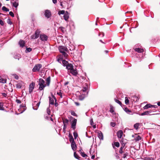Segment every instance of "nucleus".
Instances as JSON below:
<instances>
[{"label": "nucleus", "mask_w": 160, "mask_h": 160, "mask_svg": "<svg viewBox=\"0 0 160 160\" xmlns=\"http://www.w3.org/2000/svg\"><path fill=\"white\" fill-rule=\"evenodd\" d=\"M88 86L87 85L86 86L84 87L83 89L80 91V93L82 94L79 96V99L80 100H82L84 99L85 97L88 94Z\"/></svg>", "instance_id": "f257e3e1"}, {"label": "nucleus", "mask_w": 160, "mask_h": 160, "mask_svg": "<svg viewBox=\"0 0 160 160\" xmlns=\"http://www.w3.org/2000/svg\"><path fill=\"white\" fill-rule=\"evenodd\" d=\"M60 52L62 53V55L64 57H66L68 56V54L65 52L68 51V49L63 46H60L58 48Z\"/></svg>", "instance_id": "f03ea898"}, {"label": "nucleus", "mask_w": 160, "mask_h": 160, "mask_svg": "<svg viewBox=\"0 0 160 160\" xmlns=\"http://www.w3.org/2000/svg\"><path fill=\"white\" fill-rule=\"evenodd\" d=\"M44 80L40 78L39 79L38 84L39 85V89L40 90H43L45 87V86L44 84Z\"/></svg>", "instance_id": "7ed1b4c3"}, {"label": "nucleus", "mask_w": 160, "mask_h": 160, "mask_svg": "<svg viewBox=\"0 0 160 160\" xmlns=\"http://www.w3.org/2000/svg\"><path fill=\"white\" fill-rule=\"evenodd\" d=\"M42 65L41 64H37L35 65L32 69L33 72H36L39 71L40 69L42 68Z\"/></svg>", "instance_id": "20e7f679"}, {"label": "nucleus", "mask_w": 160, "mask_h": 160, "mask_svg": "<svg viewBox=\"0 0 160 160\" xmlns=\"http://www.w3.org/2000/svg\"><path fill=\"white\" fill-rule=\"evenodd\" d=\"M11 3L12 6L15 8H17L18 6V0H11Z\"/></svg>", "instance_id": "39448f33"}, {"label": "nucleus", "mask_w": 160, "mask_h": 160, "mask_svg": "<svg viewBox=\"0 0 160 160\" xmlns=\"http://www.w3.org/2000/svg\"><path fill=\"white\" fill-rule=\"evenodd\" d=\"M40 39L42 41L45 42L48 39V37L47 35L43 34H41L40 36Z\"/></svg>", "instance_id": "423d86ee"}, {"label": "nucleus", "mask_w": 160, "mask_h": 160, "mask_svg": "<svg viewBox=\"0 0 160 160\" xmlns=\"http://www.w3.org/2000/svg\"><path fill=\"white\" fill-rule=\"evenodd\" d=\"M44 15L47 18H49L51 16V13L49 10H46L45 11Z\"/></svg>", "instance_id": "0eeeda50"}, {"label": "nucleus", "mask_w": 160, "mask_h": 160, "mask_svg": "<svg viewBox=\"0 0 160 160\" xmlns=\"http://www.w3.org/2000/svg\"><path fill=\"white\" fill-rule=\"evenodd\" d=\"M40 33V31L38 30H37L35 32L34 35L32 36V38L37 39L39 37Z\"/></svg>", "instance_id": "6e6552de"}, {"label": "nucleus", "mask_w": 160, "mask_h": 160, "mask_svg": "<svg viewBox=\"0 0 160 160\" xmlns=\"http://www.w3.org/2000/svg\"><path fill=\"white\" fill-rule=\"evenodd\" d=\"M77 122V119H74L72 122L71 128H72L73 130H74L76 128V125Z\"/></svg>", "instance_id": "1a4fd4ad"}, {"label": "nucleus", "mask_w": 160, "mask_h": 160, "mask_svg": "<svg viewBox=\"0 0 160 160\" xmlns=\"http://www.w3.org/2000/svg\"><path fill=\"white\" fill-rule=\"evenodd\" d=\"M35 86V83L33 82H32L31 84H30L29 86V92L30 93H31L33 89L34 88Z\"/></svg>", "instance_id": "9d476101"}, {"label": "nucleus", "mask_w": 160, "mask_h": 160, "mask_svg": "<svg viewBox=\"0 0 160 160\" xmlns=\"http://www.w3.org/2000/svg\"><path fill=\"white\" fill-rule=\"evenodd\" d=\"M40 103V102H34L33 105V109L37 110L38 109Z\"/></svg>", "instance_id": "9b49d317"}, {"label": "nucleus", "mask_w": 160, "mask_h": 160, "mask_svg": "<svg viewBox=\"0 0 160 160\" xmlns=\"http://www.w3.org/2000/svg\"><path fill=\"white\" fill-rule=\"evenodd\" d=\"M70 72L72 75L74 76H76L78 74V72L76 68H74L73 69L71 70Z\"/></svg>", "instance_id": "f8f14e48"}, {"label": "nucleus", "mask_w": 160, "mask_h": 160, "mask_svg": "<svg viewBox=\"0 0 160 160\" xmlns=\"http://www.w3.org/2000/svg\"><path fill=\"white\" fill-rule=\"evenodd\" d=\"M26 108L24 105H21L20 107V109H19V110H20V113L23 112L26 109Z\"/></svg>", "instance_id": "ddd939ff"}, {"label": "nucleus", "mask_w": 160, "mask_h": 160, "mask_svg": "<svg viewBox=\"0 0 160 160\" xmlns=\"http://www.w3.org/2000/svg\"><path fill=\"white\" fill-rule=\"evenodd\" d=\"M123 132L122 131V130H119L117 132V136L119 138H121L122 136V135H123Z\"/></svg>", "instance_id": "4468645a"}, {"label": "nucleus", "mask_w": 160, "mask_h": 160, "mask_svg": "<svg viewBox=\"0 0 160 160\" xmlns=\"http://www.w3.org/2000/svg\"><path fill=\"white\" fill-rule=\"evenodd\" d=\"M71 143L72 149L73 151L76 150L77 146L75 141L71 142Z\"/></svg>", "instance_id": "2eb2a0df"}, {"label": "nucleus", "mask_w": 160, "mask_h": 160, "mask_svg": "<svg viewBox=\"0 0 160 160\" xmlns=\"http://www.w3.org/2000/svg\"><path fill=\"white\" fill-rule=\"evenodd\" d=\"M131 99L132 101L136 102L138 101L139 98L137 96H134L131 97Z\"/></svg>", "instance_id": "dca6fc26"}, {"label": "nucleus", "mask_w": 160, "mask_h": 160, "mask_svg": "<svg viewBox=\"0 0 160 160\" xmlns=\"http://www.w3.org/2000/svg\"><path fill=\"white\" fill-rule=\"evenodd\" d=\"M152 112V111L151 110H149L148 111H147L145 112H143V113H142L141 115L142 116H144L145 115H151V113Z\"/></svg>", "instance_id": "f3484780"}, {"label": "nucleus", "mask_w": 160, "mask_h": 160, "mask_svg": "<svg viewBox=\"0 0 160 160\" xmlns=\"http://www.w3.org/2000/svg\"><path fill=\"white\" fill-rule=\"evenodd\" d=\"M63 18L65 20L67 21L69 18V13L67 12L64 14L63 16Z\"/></svg>", "instance_id": "a211bd4d"}, {"label": "nucleus", "mask_w": 160, "mask_h": 160, "mask_svg": "<svg viewBox=\"0 0 160 160\" xmlns=\"http://www.w3.org/2000/svg\"><path fill=\"white\" fill-rule=\"evenodd\" d=\"M66 68L70 71L74 68L73 66L71 64H68L66 67Z\"/></svg>", "instance_id": "6ab92c4d"}, {"label": "nucleus", "mask_w": 160, "mask_h": 160, "mask_svg": "<svg viewBox=\"0 0 160 160\" xmlns=\"http://www.w3.org/2000/svg\"><path fill=\"white\" fill-rule=\"evenodd\" d=\"M98 138L101 140H103V136L102 133L101 132H98Z\"/></svg>", "instance_id": "aec40b11"}, {"label": "nucleus", "mask_w": 160, "mask_h": 160, "mask_svg": "<svg viewBox=\"0 0 160 160\" xmlns=\"http://www.w3.org/2000/svg\"><path fill=\"white\" fill-rule=\"evenodd\" d=\"M18 43L20 47H23L24 46L25 42L24 41L22 40H20L19 42Z\"/></svg>", "instance_id": "412c9836"}, {"label": "nucleus", "mask_w": 160, "mask_h": 160, "mask_svg": "<svg viewBox=\"0 0 160 160\" xmlns=\"http://www.w3.org/2000/svg\"><path fill=\"white\" fill-rule=\"evenodd\" d=\"M135 51L138 53H142L143 52V50L142 49L139 48H135Z\"/></svg>", "instance_id": "4be33fe9"}, {"label": "nucleus", "mask_w": 160, "mask_h": 160, "mask_svg": "<svg viewBox=\"0 0 160 160\" xmlns=\"http://www.w3.org/2000/svg\"><path fill=\"white\" fill-rule=\"evenodd\" d=\"M0 82L3 83H6V80L2 78L1 76H0Z\"/></svg>", "instance_id": "5701e85b"}, {"label": "nucleus", "mask_w": 160, "mask_h": 160, "mask_svg": "<svg viewBox=\"0 0 160 160\" xmlns=\"http://www.w3.org/2000/svg\"><path fill=\"white\" fill-rule=\"evenodd\" d=\"M152 105L150 104H147L143 108L144 109H146L148 108H152Z\"/></svg>", "instance_id": "b1692460"}, {"label": "nucleus", "mask_w": 160, "mask_h": 160, "mask_svg": "<svg viewBox=\"0 0 160 160\" xmlns=\"http://www.w3.org/2000/svg\"><path fill=\"white\" fill-rule=\"evenodd\" d=\"M62 64L64 66L67 67V65L69 64L68 62L65 60H63L62 61Z\"/></svg>", "instance_id": "393cba45"}, {"label": "nucleus", "mask_w": 160, "mask_h": 160, "mask_svg": "<svg viewBox=\"0 0 160 160\" xmlns=\"http://www.w3.org/2000/svg\"><path fill=\"white\" fill-rule=\"evenodd\" d=\"M141 139V137L138 135H136L135 140L136 141H138Z\"/></svg>", "instance_id": "a878e982"}, {"label": "nucleus", "mask_w": 160, "mask_h": 160, "mask_svg": "<svg viewBox=\"0 0 160 160\" xmlns=\"http://www.w3.org/2000/svg\"><path fill=\"white\" fill-rule=\"evenodd\" d=\"M124 111L127 113L130 114V113L131 112V111L129 110L128 108H126L124 109Z\"/></svg>", "instance_id": "bb28decb"}, {"label": "nucleus", "mask_w": 160, "mask_h": 160, "mask_svg": "<svg viewBox=\"0 0 160 160\" xmlns=\"http://www.w3.org/2000/svg\"><path fill=\"white\" fill-rule=\"evenodd\" d=\"M69 122L68 120L67 119H65L63 120V124L67 125Z\"/></svg>", "instance_id": "cd10ccee"}, {"label": "nucleus", "mask_w": 160, "mask_h": 160, "mask_svg": "<svg viewBox=\"0 0 160 160\" xmlns=\"http://www.w3.org/2000/svg\"><path fill=\"white\" fill-rule=\"evenodd\" d=\"M47 83L48 85H49L50 82V77H48L46 80Z\"/></svg>", "instance_id": "c85d7f7f"}, {"label": "nucleus", "mask_w": 160, "mask_h": 160, "mask_svg": "<svg viewBox=\"0 0 160 160\" xmlns=\"http://www.w3.org/2000/svg\"><path fill=\"white\" fill-rule=\"evenodd\" d=\"M69 141L70 142H74V140L73 138V137L72 135H70V134L69 135Z\"/></svg>", "instance_id": "c756f323"}, {"label": "nucleus", "mask_w": 160, "mask_h": 160, "mask_svg": "<svg viewBox=\"0 0 160 160\" xmlns=\"http://www.w3.org/2000/svg\"><path fill=\"white\" fill-rule=\"evenodd\" d=\"M139 124L138 123H136L134 125V128L136 130H137L138 128Z\"/></svg>", "instance_id": "7c9ffc66"}, {"label": "nucleus", "mask_w": 160, "mask_h": 160, "mask_svg": "<svg viewBox=\"0 0 160 160\" xmlns=\"http://www.w3.org/2000/svg\"><path fill=\"white\" fill-rule=\"evenodd\" d=\"M65 11L64 10H60L58 12V14L59 15L61 14H64L65 13Z\"/></svg>", "instance_id": "2f4dec72"}, {"label": "nucleus", "mask_w": 160, "mask_h": 160, "mask_svg": "<svg viewBox=\"0 0 160 160\" xmlns=\"http://www.w3.org/2000/svg\"><path fill=\"white\" fill-rule=\"evenodd\" d=\"M49 103L52 105L54 104V100L52 98L49 97Z\"/></svg>", "instance_id": "473e14b6"}, {"label": "nucleus", "mask_w": 160, "mask_h": 160, "mask_svg": "<svg viewBox=\"0 0 160 160\" xmlns=\"http://www.w3.org/2000/svg\"><path fill=\"white\" fill-rule=\"evenodd\" d=\"M129 100L128 99V98L126 97L125 98V103L127 105L129 103Z\"/></svg>", "instance_id": "72a5a7b5"}, {"label": "nucleus", "mask_w": 160, "mask_h": 160, "mask_svg": "<svg viewBox=\"0 0 160 160\" xmlns=\"http://www.w3.org/2000/svg\"><path fill=\"white\" fill-rule=\"evenodd\" d=\"M32 50V48H27L25 51L26 53H28L31 52Z\"/></svg>", "instance_id": "f704fd0d"}, {"label": "nucleus", "mask_w": 160, "mask_h": 160, "mask_svg": "<svg viewBox=\"0 0 160 160\" xmlns=\"http://www.w3.org/2000/svg\"><path fill=\"white\" fill-rule=\"evenodd\" d=\"M2 10L6 11V12H8L9 11V10L8 8H6L5 6H3L2 7Z\"/></svg>", "instance_id": "c9c22d12"}, {"label": "nucleus", "mask_w": 160, "mask_h": 160, "mask_svg": "<svg viewBox=\"0 0 160 160\" xmlns=\"http://www.w3.org/2000/svg\"><path fill=\"white\" fill-rule=\"evenodd\" d=\"M74 155L75 158L77 159H79L80 158L79 156L75 152H74Z\"/></svg>", "instance_id": "e433bc0d"}, {"label": "nucleus", "mask_w": 160, "mask_h": 160, "mask_svg": "<svg viewBox=\"0 0 160 160\" xmlns=\"http://www.w3.org/2000/svg\"><path fill=\"white\" fill-rule=\"evenodd\" d=\"M115 102H117V103H118L121 106H122V103H121V102L120 101H119L118 100H117V99H115Z\"/></svg>", "instance_id": "4c0bfd02"}, {"label": "nucleus", "mask_w": 160, "mask_h": 160, "mask_svg": "<svg viewBox=\"0 0 160 160\" xmlns=\"http://www.w3.org/2000/svg\"><path fill=\"white\" fill-rule=\"evenodd\" d=\"M20 58V54H18L15 56L14 57V58L16 59H19V58Z\"/></svg>", "instance_id": "58836bf2"}, {"label": "nucleus", "mask_w": 160, "mask_h": 160, "mask_svg": "<svg viewBox=\"0 0 160 160\" xmlns=\"http://www.w3.org/2000/svg\"><path fill=\"white\" fill-rule=\"evenodd\" d=\"M73 136H74V138L75 139H76V138H77V137L78 136V133L77 132H73Z\"/></svg>", "instance_id": "ea45409f"}, {"label": "nucleus", "mask_w": 160, "mask_h": 160, "mask_svg": "<svg viewBox=\"0 0 160 160\" xmlns=\"http://www.w3.org/2000/svg\"><path fill=\"white\" fill-rule=\"evenodd\" d=\"M114 144L115 146L117 147H119L120 146L119 143L118 142H115Z\"/></svg>", "instance_id": "a19ab883"}, {"label": "nucleus", "mask_w": 160, "mask_h": 160, "mask_svg": "<svg viewBox=\"0 0 160 160\" xmlns=\"http://www.w3.org/2000/svg\"><path fill=\"white\" fill-rule=\"evenodd\" d=\"M16 88H21V85L19 83H18L16 84Z\"/></svg>", "instance_id": "79ce46f5"}, {"label": "nucleus", "mask_w": 160, "mask_h": 160, "mask_svg": "<svg viewBox=\"0 0 160 160\" xmlns=\"http://www.w3.org/2000/svg\"><path fill=\"white\" fill-rule=\"evenodd\" d=\"M47 113L48 114V116H50V109L49 108H48L47 109Z\"/></svg>", "instance_id": "37998d69"}, {"label": "nucleus", "mask_w": 160, "mask_h": 160, "mask_svg": "<svg viewBox=\"0 0 160 160\" xmlns=\"http://www.w3.org/2000/svg\"><path fill=\"white\" fill-rule=\"evenodd\" d=\"M9 14L12 17H14V14L13 12H12V11H11V12H9Z\"/></svg>", "instance_id": "c03bdc74"}, {"label": "nucleus", "mask_w": 160, "mask_h": 160, "mask_svg": "<svg viewBox=\"0 0 160 160\" xmlns=\"http://www.w3.org/2000/svg\"><path fill=\"white\" fill-rule=\"evenodd\" d=\"M110 124L112 127H114L116 125V123L114 122H111Z\"/></svg>", "instance_id": "a18cd8bd"}, {"label": "nucleus", "mask_w": 160, "mask_h": 160, "mask_svg": "<svg viewBox=\"0 0 160 160\" xmlns=\"http://www.w3.org/2000/svg\"><path fill=\"white\" fill-rule=\"evenodd\" d=\"M7 22L8 24L10 25H11L12 24V22L9 19H8Z\"/></svg>", "instance_id": "49530a36"}, {"label": "nucleus", "mask_w": 160, "mask_h": 160, "mask_svg": "<svg viewBox=\"0 0 160 160\" xmlns=\"http://www.w3.org/2000/svg\"><path fill=\"white\" fill-rule=\"evenodd\" d=\"M59 29L61 30L62 32H64V30H65V28L62 27H61L59 28Z\"/></svg>", "instance_id": "de8ad7c7"}, {"label": "nucleus", "mask_w": 160, "mask_h": 160, "mask_svg": "<svg viewBox=\"0 0 160 160\" xmlns=\"http://www.w3.org/2000/svg\"><path fill=\"white\" fill-rule=\"evenodd\" d=\"M123 148L122 147H121L120 149L119 150V152L120 153H122V149Z\"/></svg>", "instance_id": "09e8293b"}, {"label": "nucleus", "mask_w": 160, "mask_h": 160, "mask_svg": "<svg viewBox=\"0 0 160 160\" xmlns=\"http://www.w3.org/2000/svg\"><path fill=\"white\" fill-rule=\"evenodd\" d=\"M57 94L60 96L61 98H62V93L60 92H57Z\"/></svg>", "instance_id": "8fccbe9b"}, {"label": "nucleus", "mask_w": 160, "mask_h": 160, "mask_svg": "<svg viewBox=\"0 0 160 160\" xmlns=\"http://www.w3.org/2000/svg\"><path fill=\"white\" fill-rule=\"evenodd\" d=\"M13 76L14 77V78L16 79H18V75H17L15 74H13Z\"/></svg>", "instance_id": "3c124183"}, {"label": "nucleus", "mask_w": 160, "mask_h": 160, "mask_svg": "<svg viewBox=\"0 0 160 160\" xmlns=\"http://www.w3.org/2000/svg\"><path fill=\"white\" fill-rule=\"evenodd\" d=\"M90 124L91 125H92L93 124V120L92 118H91L90 121Z\"/></svg>", "instance_id": "603ef678"}, {"label": "nucleus", "mask_w": 160, "mask_h": 160, "mask_svg": "<svg viewBox=\"0 0 160 160\" xmlns=\"http://www.w3.org/2000/svg\"><path fill=\"white\" fill-rule=\"evenodd\" d=\"M128 155V153L127 152L124 153L123 154V158H126V157Z\"/></svg>", "instance_id": "864d4df0"}, {"label": "nucleus", "mask_w": 160, "mask_h": 160, "mask_svg": "<svg viewBox=\"0 0 160 160\" xmlns=\"http://www.w3.org/2000/svg\"><path fill=\"white\" fill-rule=\"evenodd\" d=\"M71 114H72V115L74 116H77L76 114L74 111L72 112Z\"/></svg>", "instance_id": "5fc2aeb1"}, {"label": "nucleus", "mask_w": 160, "mask_h": 160, "mask_svg": "<svg viewBox=\"0 0 160 160\" xmlns=\"http://www.w3.org/2000/svg\"><path fill=\"white\" fill-rule=\"evenodd\" d=\"M0 24L2 26H3L4 25V23L3 21L1 19H0Z\"/></svg>", "instance_id": "6e6d98bb"}, {"label": "nucleus", "mask_w": 160, "mask_h": 160, "mask_svg": "<svg viewBox=\"0 0 160 160\" xmlns=\"http://www.w3.org/2000/svg\"><path fill=\"white\" fill-rule=\"evenodd\" d=\"M110 112L112 113H113L114 112V111L112 108H110Z\"/></svg>", "instance_id": "4d7b16f0"}, {"label": "nucleus", "mask_w": 160, "mask_h": 160, "mask_svg": "<svg viewBox=\"0 0 160 160\" xmlns=\"http://www.w3.org/2000/svg\"><path fill=\"white\" fill-rule=\"evenodd\" d=\"M16 102L18 103H21V101L19 99H17L16 100Z\"/></svg>", "instance_id": "13d9d810"}, {"label": "nucleus", "mask_w": 160, "mask_h": 160, "mask_svg": "<svg viewBox=\"0 0 160 160\" xmlns=\"http://www.w3.org/2000/svg\"><path fill=\"white\" fill-rule=\"evenodd\" d=\"M2 105H1V103H0V110H3V109Z\"/></svg>", "instance_id": "bf43d9fd"}, {"label": "nucleus", "mask_w": 160, "mask_h": 160, "mask_svg": "<svg viewBox=\"0 0 160 160\" xmlns=\"http://www.w3.org/2000/svg\"><path fill=\"white\" fill-rule=\"evenodd\" d=\"M82 156L83 157H85L86 156H87L84 153H82Z\"/></svg>", "instance_id": "052dcab7"}, {"label": "nucleus", "mask_w": 160, "mask_h": 160, "mask_svg": "<svg viewBox=\"0 0 160 160\" xmlns=\"http://www.w3.org/2000/svg\"><path fill=\"white\" fill-rule=\"evenodd\" d=\"M67 125H64H64H63V130H65L66 129V128Z\"/></svg>", "instance_id": "680f3d73"}, {"label": "nucleus", "mask_w": 160, "mask_h": 160, "mask_svg": "<svg viewBox=\"0 0 160 160\" xmlns=\"http://www.w3.org/2000/svg\"><path fill=\"white\" fill-rule=\"evenodd\" d=\"M2 95L4 97H6L7 96V94L5 93H2Z\"/></svg>", "instance_id": "e2e57ef3"}, {"label": "nucleus", "mask_w": 160, "mask_h": 160, "mask_svg": "<svg viewBox=\"0 0 160 160\" xmlns=\"http://www.w3.org/2000/svg\"><path fill=\"white\" fill-rule=\"evenodd\" d=\"M156 108L158 107V106L157 105H152V108Z\"/></svg>", "instance_id": "0e129e2a"}, {"label": "nucleus", "mask_w": 160, "mask_h": 160, "mask_svg": "<svg viewBox=\"0 0 160 160\" xmlns=\"http://www.w3.org/2000/svg\"><path fill=\"white\" fill-rule=\"evenodd\" d=\"M53 2L55 4L57 2V0H52Z\"/></svg>", "instance_id": "69168bd1"}, {"label": "nucleus", "mask_w": 160, "mask_h": 160, "mask_svg": "<svg viewBox=\"0 0 160 160\" xmlns=\"http://www.w3.org/2000/svg\"><path fill=\"white\" fill-rule=\"evenodd\" d=\"M75 103L77 106H79V103L78 102H75Z\"/></svg>", "instance_id": "338daca9"}, {"label": "nucleus", "mask_w": 160, "mask_h": 160, "mask_svg": "<svg viewBox=\"0 0 160 160\" xmlns=\"http://www.w3.org/2000/svg\"><path fill=\"white\" fill-rule=\"evenodd\" d=\"M95 158V156L94 155H92L91 157V158L92 159H93Z\"/></svg>", "instance_id": "774afa93"}]
</instances>
